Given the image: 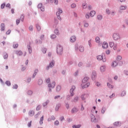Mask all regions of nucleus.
Returning <instances> with one entry per match:
<instances>
[{"instance_id":"f257e3e1","label":"nucleus","mask_w":128,"mask_h":128,"mask_svg":"<svg viewBox=\"0 0 128 128\" xmlns=\"http://www.w3.org/2000/svg\"><path fill=\"white\" fill-rule=\"evenodd\" d=\"M88 78H89L88 77H85L82 80V84H81V86L82 88H86L90 86V83L88 82Z\"/></svg>"},{"instance_id":"f03ea898","label":"nucleus","mask_w":128,"mask_h":128,"mask_svg":"<svg viewBox=\"0 0 128 128\" xmlns=\"http://www.w3.org/2000/svg\"><path fill=\"white\" fill-rule=\"evenodd\" d=\"M63 49L62 46L60 45H58L57 46V54H62Z\"/></svg>"},{"instance_id":"7ed1b4c3","label":"nucleus","mask_w":128,"mask_h":128,"mask_svg":"<svg viewBox=\"0 0 128 128\" xmlns=\"http://www.w3.org/2000/svg\"><path fill=\"white\" fill-rule=\"evenodd\" d=\"M112 38L114 40H120V36L118 34L114 33Z\"/></svg>"},{"instance_id":"20e7f679","label":"nucleus","mask_w":128,"mask_h":128,"mask_svg":"<svg viewBox=\"0 0 128 128\" xmlns=\"http://www.w3.org/2000/svg\"><path fill=\"white\" fill-rule=\"evenodd\" d=\"M74 90H76V86H72V88L70 90V96H74Z\"/></svg>"},{"instance_id":"39448f33","label":"nucleus","mask_w":128,"mask_h":128,"mask_svg":"<svg viewBox=\"0 0 128 128\" xmlns=\"http://www.w3.org/2000/svg\"><path fill=\"white\" fill-rule=\"evenodd\" d=\"M109 44H110V48H113L114 50H116V44H114V42H110Z\"/></svg>"},{"instance_id":"423d86ee","label":"nucleus","mask_w":128,"mask_h":128,"mask_svg":"<svg viewBox=\"0 0 128 128\" xmlns=\"http://www.w3.org/2000/svg\"><path fill=\"white\" fill-rule=\"evenodd\" d=\"M97 60H102V62H106V59L104 58H102V55H99L98 56H97Z\"/></svg>"},{"instance_id":"0eeeda50","label":"nucleus","mask_w":128,"mask_h":128,"mask_svg":"<svg viewBox=\"0 0 128 128\" xmlns=\"http://www.w3.org/2000/svg\"><path fill=\"white\" fill-rule=\"evenodd\" d=\"M48 88H54V86H56V82H54L52 83H50L48 84Z\"/></svg>"},{"instance_id":"6e6552de","label":"nucleus","mask_w":128,"mask_h":128,"mask_svg":"<svg viewBox=\"0 0 128 128\" xmlns=\"http://www.w3.org/2000/svg\"><path fill=\"white\" fill-rule=\"evenodd\" d=\"M54 66V61L52 60V62L50 64L49 66L47 67V70H48L50 68H52Z\"/></svg>"},{"instance_id":"1a4fd4ad","label":"nucleus","mask_w":128,"mask_h":128,"mask_svg":"<svg viewBox=\"0 0 128 128\" xmlns=\"http://www.w3.org/2000/svg\"><path fill=\"white\" fill-rule=\"evenodd\" d=\"M76 40V38L75 36H72L70 38V42H74Z\"/></svg>"},{"instance_id":"9d476101","label":"nucleus","mask_w":128,"mask_h":128,"mask_svg":"<svg viewBox=\"0 0 128 128\" xmlns=\"http://www.w3.org/2000/svg\"><path fill=\"white\" fill-rule=\"evenodd\" d=\"M15 54H16L17 56H22V52L21 50H17L15 51Z\"/></svg>"},{"instance_id":"9b49d317","label":"nucleus","mask_w":128,"mask_h":128,"mask_svg":"<svg viewBox=\"0 0 128 128\" xmlns=\"http://www.w3.org/2000/svg\"><path fill=\"white\" fill-rule=\"evenodd\" d=\"M28 114L30 116H34V111L30 110L28 112Z\"/></svg>"},{"instance_id":"f8f14e48","label":"nucleus","mask_w":128,"mask_h":128,"mask_svg":"<svg viewBox=\"0 0 128 128\" xmlns=\"http://www.w3.org/2000/svg\"><path fill=\"white\" fill-rule=\"evenodd\" d=\"M62 14V10L60 8L58 9V11L56 12V16H60V14Z\"/></svg>"},{"instance_id":"ddd939ff","label":"nucleus","mask_w":128,"mask_h":128,"mask_svg":"<svg viewBox=\"0 0 128 128\" xmlns=\"http://www.w3.org/2000/svg\"><path fill=\"white\" fill-rule=\"evenodd\" d=\"M118 61H114L112 62V68H116V66H118Z\"/></svg>"},{"instance_id":"4468645a","label":"nucleus","mask_w":128,"mask_h":128,"mask_svg":"<svg viewBox=\"0 0 128 128\" xmlns=\"http://www.w3.org/2000/svg\"><path fill=\"white\" fill-rule=\"evenodd\" d=\"M108 43L106 42H104L102 44L103 48H108Z\"/></svg>"},{"instance_id":"2eb2a0df","label":"nucleus","mask_w":128,"mask_h":128,"mask_svg":"<svg viewBox=\"0 0 128 128\" xmlns=\"http://www.w3.org/2000/svg\"><path fill=\"white\" fill-rule=\"evenodd\" d=\"M96 72L94 71L92 73V80H94L96 78Z\"/></svg>"},{"instance_id":"dca6fc26","label":"nucleus","mask_w":128,"mask_h":128,"mask_svg":"<svg viewBox=\"0 0 128 128\" xmlns=\"http://www.w3.org/2000/svg\"><path fill=\"white\" fill-rule=\"evenodd\" d=\"M56 120V118L54 116H52L50 118H48V122H50L52 120Z\"/></svg>"},{"instance_id":"f3484780","label":"nucleus","mask_w":128,"mask_h":128,"mask_svg":"<svg viewBox=\"0 0 128 128\" xmlns=\"http://www.w3.org/2000/svg\"><path fill=\"white\" fill-rule=\"evenodd\" d=\"M78 108H73L72 110V114H74V112H78Z\"/></svg>"},{"instance_id":"a211bd4d","label":"nucleus","mask_w":128,"mask_h":128,"mask_svg":"<svg viewBox=\"0 0 128 128\" xmlns=\"http://www.w3.org/2000/svg\"><path fill=\"white\" fill-rule=\"evenodd\" d=\"M100 70L101 72H104L106 70V67L102 66L100 68Z\"/></svg>"},{"instance_id":"6ab92c4d","label":"nucleus","mask_w":128,"mask_h":128,"mask_svg":"<svg viewBox=\"0 0 128 128\" xmlns=\"http://www.w3.org/2000/svg\"><path fill=\"white\" fill-rule=\"evenodd\" d=\"M122 56H118L116 57V62H120V60H122Z\"/></svg>"},{"instance_id":"aec40b11","label":"nucleus","mask_w":128,"mask_h":128,"mask_svg":"<svg viewBox=\"0 0 128 128\" xmlns=\"http://www.w3.org/2000/svg\"><path fill=\"white\" fill-rule=\"evenodd\" d=\"M79 50L80 52H82L84 51V46H80L79 47Z\"/></svg>"},{"instance_id":"412c9836","label":"nucleus","mask_w":128,"mask_h":128,"mask_svg":"<svg viewBox=\"0 0 128 128\" xmlns=\"http://www.w3.org/2000/svg\"><path fill=\"white\" fill-rule=\"evenodd\" d=\"M36 28L38 32H40V30H42V28H40V24H37L36 25Z\"/></svg>"},{"instance_id":"4be33fe9","label":"nucleus","mask_w":128,"mask_h":128,"mask_svg":"<svg viewBox=\"0 0 128 128\" xmlns=\"http://www.w3.org/2000/svg\"><path fill=\"white\" fill-rule=\"evenodd\" d=\"M28 48L29 53L32 54V47H30V46H28Z\"/></svg>"},{"instance_id":"5701e85b","label":"nucleus","mask_w":128,"mask_h":128,"mask_svg":"<svg viewBox=\"0 0 128 128\" xmlns=\"http://www.w3.org/2000/svg\"><path fill=\"white\" fill-rule=\"evenodd\" d=\"M38 69L35 70L33 74V78H34V76H36V74H38Z\"/></svg>"},{"instance_id":"b1692460","label":"nucleus","mask_w":128,"mask_h":128,"mask_svg":"<svg viewBox=\"0 0 128 128\" xmlns=\"http://www.w3.org/2000/svg\"><path fill=\"white\" fill-rule=\"evenodd\" d=\"M96 42H97V44H100V38L96 37L95 39Z\"/></svg>"},{"instance_id":"393cba45","label":"nucleus","mask_w":128,"mask_h":128,"mask_svg":"<svg viewBox=\"0 0 128 128\" xmlns=\"http://www.w3.org/2000/svg\"><path fill=\"white\" fill-rule=\"evenodd\" d=\"M96 14V12L95 11H91L90 12V16H94Z\"/></svg>"},{"instance_id":"a878e982","label":"nucleus","mask_w":128,"mask_h":128,"mask_svg":"<svg viewBox=\"0 0 128 128\" xmlns=\"http://www.w3.org/2000/svg\"><path fill=\"white\" fill-rule=\"evenodd\" d=\"M5 28H6V26L4 25V24H1V30H4Z\"/></svg>"},{"instance_id":"bb28decb","label":"nucleus","mask_w":128,"mask_h":128,"mask_svg":"<svg viewBox=\"0 0 128 128\" xmlns=\"http://www.w3.org/2000/svg\"><path fill=\"white\" fill-rule=\"evenodd\" d=\"M42 122H44V116H42V118H40V124H42L44 123Z\"/></svg>"},{"instance_id":"cd10ccee","label":"nucleus","mask_w":128,"mask_h":128,"mask_svg":"<svg viewBox=\"0 0 128 128\" xmlns=\"http://www.w3.org/2000/svg\"><path fill=\"white\" fill-rule=\"evenodd\" d=\"M120 10H126V6H120Z\"/></svg>"},{"instance_id":"c85d7f7f","label":"nucleus","mask_w":128,"mask_h":128,"mask_svg":"<svg viewBox=\"0 0 128 128\" xmlns=\"http://www.w3.org/2000/svg\"><path fill=\"white\" fill-rule=\"evenodd\" d=\"M54 32L56 34H57V36H58L60 34V32H58V30L56 29L54 30Z\"/></svg>"},{"instance_id":"c756f323","label":"nucleus","mask_w":128,"mask_h":128,"mask_svg":"<svg viewBox=\"0 0 128 128\" xmlns=\"http://www.w3.org/2000/svg\"><path fill=\"white\" fill-rule=\"evenodd\" d=\"M56 90L57 92H60V90H62V87L60 86H58Z\"/></svg>"},{"instance_id":"7c9ffc66","label":"nucleus","mask_w":128,"mask_h":128,"mask_svg":"<svg viewBox=\"0 0 128 128\" xmlns=\"http://www.w3.org/2000/svg\"><path fill=\"white\" fill-rule=\"evenodd\" d=\"M48 102H50L49 100H47L46 102L43 103V106H48Z\"/></svg>"},{"instance_id":"2f4dec72","label":"nucleus","mask_w":128,"mask_h":128,"mask_svg":"<svg viewBox=\"0 0 128 128\" xmlns=\"http://www.w3.org/2000/svg\"><path fill=\"white\" fill-rule=\"evenodd\" d=\"M92 122H96V116H92L91 118Z\"/></svg>"},{"instance_id":"473e14b6","label":"nucleus","mask_w":128,"mask_h":128,"mask_svg":"<svg viewBox=\"0 0 128 128\" xmlns=\"http://www.w3.org/2000/svg\"><path fill=\"white\" fill-rule=\"evenodd\" d=\"M8 58V54L5 53L4 54V60Z\"/></svg>"},{"instance_id":"72a5a7b5","label":"nucleus","mask_w":128,"mask_h":128,"mask_svg":"<svg viewBox=\"0 0 128 128\" xmlns=\"http://www.w3.org/2000/svg\"><path fill=\"white\" fill-rule=\"evenodd\" d=\"M73 128H80V124H78V125H74L72 126Z\"/></svg>"},{"instance_id":"f704fd0d","label":"nucleus","mask_w":128,"mask_h":128,"mask_svg":"<svg viewBox=\"0 0 128 128\" xmlns=\"http://www.w3.org/2000/svg\"><path fill=\"white\" fill-rule=\"evenodd\" d=\"M84 96H86V94H82L80 96L82 100H86V98H84Z\"/></svg>"},{"instance_id":"c9c22d12","label":"nucleus","mask_w":128,"mask_h":128,"mask_svg":"<svg viewBox=\"0 0 128 128\" xmlns=\"http://www.w3.org/2000/svg\"><path fill=\"white\" fill-rule=\"evenodd\" d=\"M24 16L22 14L20 16V20H21V22H24Z\"/></svg>"},{"instance_id":"e433bc0d","label":"nucleus","mask_w":128,"mask_h":128,"mask_svg":"<svg viewBox=\"0 0 128 128\" xmlns=\"http://www.w3.org/2000/svg\"><path fill=\"white\" fill-rule=\"evenodd\" d=\"M18 88V84H15L13 86L12 88H14L15 90H16V88Z\"/></svg>"},{"instance_id":"4c0bfd02","label":"nucleus","mask_w":128,"mask_h":128,"mask_svg":"<svg viewBox=\"0 0 128 128\" xmlns=\"http://www.w3.org/2000/svg\"><path fill=\"white\" fill-rule=\"evenodd\" d=\"M107 86H108V88H114V86H112V85H111L110 84L108 83L107 84Z\"/></svg>"},{"instance_id":"58836bf2","label":"nucleus","mask_w":128,"mask_h":128,"mask_svg":"<svg viewBox=\"0 0 128 128\" xmlns=\"http://www.w3.org/2000/svg\"><path fill=\"white\" fill-rule=\"evenodd\" d=\"M46 50H47L46 48H42V52L43 54H46Z\"/></svg>"},{"instance_id":"ea45409f","label":"nucleus","mask_w":128,"mask_h":128,"mask_svg":"<svg viewBox=\"0 0 128 128\" xmlns=\"http://www.w3.org/2000/svg\"><path fill=\"white\" fill-rule=\"evenodd\" d=\"M104 112H106V108H102L101 110L102 114H104Z\"/></svg>"},{"instance_id":"a19ab883","label":"nucleus","mask_w":128,"mask_h":128,"mask_svg":"<svg viewBox=\"0 0 128 128\" xmlns=\"http://www.w3.org/2000/svg\"><path fill=\"white\" fill-rule=\"evenodd\" d=\"M97 18L98 20H102V16H100V15H98L97 16Z\"/></svg>"},{"instance_id":"79ce46f5","label":"nucleus","mask_w":128,"mask_h":128,"mask_svg":"<svg viewBox=\"0 0 128 128\" xmlns=\"http://www.w3.org/2000/svg\"><path fill=\"white\" fill-rule=\"evenodd\" d=\"M13 48H18V44H15L13 45Z\"/></svg>"},{"instance_id":"37998d69","label":"nucleus","mask_w":128,"mask_h":128,"mask_svg":"<svg viewBox=\"0 0 128 128\" xmlns=\"http://www.w3.org/2000/svg\"><path fill=\"white\" fill-rule=\"evenodd\" d=\"M28 94L29 96H32V90H28Z\"/></svg>"},{"instance_id":"c03bdc74","label":"nucleus","mask_w":128,"mask_h":128,"mask_svg":"<svg viewBox=\"0 0 128 128\" xmlns=\"http://www.w3.org/2000/svg\"><path fill=\"white\" fill-rule=\"evenodd\" d=\"M41 108H42V106H40V105H38V106H37L36 110H40Z\"/></svg>"},{"instance_id":"a18cd8bd","label":"nucleus","mask_w":128,"mask_h":128,"mask_svg":"<svg viewBox=\"0 0 128 128\" xmlns=\"http://www.w3.org/2000/svg\"><path fill=\"white\" fill-rule=\"evenodd\" d=\"M76 6V4H71V8H74Z\"/></svg>"},{"instance_id":"49530a36","label":"nucleus","mask_w":128,"mask_h":128,"mask_svg":"<svg viewBox=\"0 0 128 128\" xmlns=\"http://www.w3.org/2000/svg\"><path fill=\"white\" fill-rule=\"evenodd\" d=\"M114 126H120V122H115L114 123Z\"/></svg>"},{"instance_id":"de8ad7c7","label":"nucleus","mask_w":128,"mask_h":128,"mask_svg":"<svg viewBox=\"0 0 128 128\" xmlns=\"http://www.w3.org/2000/svg\"><path fill=\"white\" fill-rule=\"evenodd\" d=\"M54 124L55 126H58V124H60V122H58V120L55 121Z\"/></svg>"},{"instance_id":"09e8293b","label":"nucleus","mask_w":128,"mask_h":128,"mask_svg":"<svg viewBox=\"0 0 128 128\" xmlns=\"http://www.w3.org/2000/svg\"><path fill=\"white\" fill-rule=\"evenodd\" d=\"M46 82H47V84H50V78H47L46 80Z\"/></svg>"},{"instance_id":"8fccbe9b","label":"nucleus","mask_w":128,"mask_h":128,"mask_svg":"<svg viewBox=\"0 0 128 128\" xmlns=\"http://www.w3.org/2000/svg\"><path fill=\"white\" fill-rule=\"evenodd\" d=\"M6 84L7 86H10V81H6Z\"/></svg>"},{"instance_id":"3c124183","label":"nucleus","mask_w":128,"mask_h":128,"mask_svg":"<svg viewBox=\"0 0 128 128\" xmlns=\"http://www.w3.org/2000/svg\"><path fill=\"white\" fill-rule=\"evenodd\" d=\"M34 30V26H30L29 27V30Z\"/></svg>"},{"instance_id":"603ef678","label":"nucleus","mask_w":128,"mask_h":128,"mask_svg":"<svg viewBox=\"0 0 128 128\" xmlns=\"http://www.w3.org/2000/svg\"><path fill=\"white\" fill-rule=\"evenodd\" d=\"M20 19H17L16 20V24L18 25L20 24Z\"/></svg>"},{"instance_id":"864d4df0","label":"nucleus","mask_w":128,"mask_h":128,"mask_svg":"<svg viewBox=\"0 0 128 128\" xmlns=\"http://www.w3.org/2000/svg\"><path fill=\"white\" fill-rule=\"evenodd\" d=\"M4 6H6V4L4 3L1 4V8H4Z\"/></svg>"},{"instance_id":"5fc2aeb1","label":"nucleus","mask_w":128,"mask_h":128,"mask_svg":"<svg viewBox=\"0 0 128 128\" xmlns=\"http://www.w3.org/2000/svg\"><path fill=\"white\" fill-rule=\"evenodd\" d=\"M83 8H86V3H84L82 4Z\"/></svg>"},{"instance_id":"6e6d98bb","label":"nucleus","mask_w":128,"mask_h":128,"mask_svg":"<svg viewBox=\"0 0 128 128\" xmlns=\"http://www.w3.org/2000/svg\"><path fill=\"white\" fill-rule=\"evenodd\" d=\"M40 40H44V34L41 35L40 36Z\"/></svg>"},{"instance_id":"4d7b16f0","label":"nucleus","mask_w":128,"mask_h":128,"mask_svg":"<svg viewBox=\"0 0 128 128\" xmlns=\"http://www.w3.org/2000/svg\"><path fill=\"white\" fill-rule=\"evenodd\" d=\"M56 38V36L55 34H52L51 36V38Z\"/></svg>"},{"instance_id":"13d9d810","label":"nucleus","mask_w":128,"mask_h":128,"mask_svg":"<svg viewBox=\"0 0 128 128\" xmlns=\"http://www.w3.org/2000/svg\"><path fill=\"white\" fill-rule=\"evenodd\" d=\"M38 84H42V80H38Z\"/></svg>"},{"instance_id":"bf43d9fd","label":"nucleus","mask_w":128,"mask_h":128,"mask_svg":"<svg viewBox=\"0 0 128 128\" xmlns=\"http://www.w3.org/2000/svg\"><path fill=\"white\" fill-rule=\"evenodd\" d=\"M42 6V4H38V8H40Z\"/></svg>"},{"instance_id":"052dcab7","label":"nucleus","mask_w":128,"mask_h":128,"mask_svg":"<svg viewBox=\"0 0 128 128\" xmlns=\"http://www.w3.org/2000/svg\"><path fill=\"white\" fill-rule=\"evenodd\" d=\"M40 10H42V12H44V6H42V8H40Z\"/></svg>"},{"instance_id":"680f3d73","label":"nucleus","mask_w":128,"mask_h":128,"mask_svg":"<svg viewBox=\"0 0 128 128\" xmlns=\"http://www.w3.org/2000/svg\"><path fill=\"white\" fill-rule=\"evenodd\" d=\"M64 120V116H62L60 118V120L61 122H62V120Z\"/></svg>"},{"instance_id":"e2e57ef3","label":"nucleus","mask_w":128,"mask_h":128,"mask_svg":"<svg viewBox=\"0 0 128 128\" xmlns=\"http://www.w3.org/2000/svg\"><path fill=\"white\" fill-rule=\"evenodd\" d=\"M78 97H76L74 99V102H78Z\"/></svg>"},{"instance_id":"0e129e2a","label":"nucleus","mask_w":128,"mask_h":128,"mask_svg":"<svg viewBox=\"0 0 128 128\" xmlns=\"http://www.w3.org/2000/svg\"><path fill=\"white\" fill-rule=\"evenodd\" d=\"M84 28H88V23H85V24H84Z\"/></svg>"},{"instance_id":"69168bd1","label":"nucleus","mask_w":128,"mask_h":128,"mask_svg":"<svg viewBox=\"0 0 128 128\" xmlns=\"http://www.w3.org/2000/svg\"><path fill=\"white\" fill-rule=\"evenodd\" d=\"M106 54H110V50H107L106 51Z\"/></svg>"},{"instance_id":"338daca9","label":"nucleus","mask_w":128,"mask_h":128,"mask_svg":"<svg viewBox=\"0 0 128 128\" xmlns=\"http://www.w3.org/2000/svg\"><path fill=\"white\" fill-rule=\"evenodd\" d=\"M54 3L55 4H58V0H54Z\"/></svg>"},{"instance_id":"774afa93","label":"nucleus","mask_w":128,"mask_h":128,"mask_svg":"<svg viewBox=\"0 0 128 128\" xmlns=\"http://www.w3.org/2000/svg\"><path fill=\"white\" fill-rule=\"evenodd\" d=\"M10 32H11L10 30H8L6 32V34H10Z\"/></svg>"}]
</instances>
